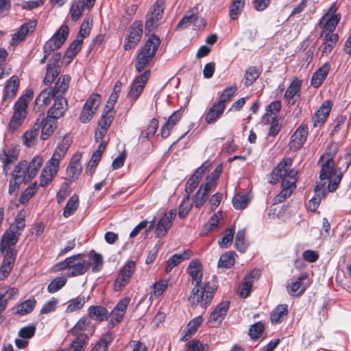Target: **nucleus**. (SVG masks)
Wrapping results in <instances>:
<instances>
[{"label": "nucleus", "instance_id": "nucleus-1", "mask_svg": "<svg viewBox=\"0 0 351 351\" xmlns=\"http://www.w3.org/2000/svg\"><path fill=\"white\" fill-rule=\"evenodd\" d=\"M292 162L290 158L282 160L270 174V184H275L282 180V191L274 197V204L284 202L296 188L298 171L291 169Z\"/></svg>", "mask_w": 351, "mask_h": 351}, {"label": "nucleus", "instance_id": "nucleus-2", "mask_svg": "<svg viewBox=\"0 0 351 351\" xmlns=\"http://www.w3.org/2000/svg\"><path fill=\"white\" fill-rule=\"evenodd\" d=\"M94 330L90 317H82L69 331L74 339L65 351H84Z\"/></svg>", "mask_w": 351, "mask_h": 351}, {"label": "nucleus", "instance_id": "nucleus-3", "mask_svg": "<svg viewBox=\"0 0 351 351\" xmlns=\"http://www.w3.org/2000/svg\"><path fill=\"white\" fill-rule=\"evenodd\" d=\"M217 287L210 285L209 282H203L197 287H193L188 301L192 308H195L198 304L206 308L212 302Z\"/></svg>", "mask_w": 351, "mask_h": 351}, {"label": "nucleus", "instance_id": "nucleus-4", "mask_svg": "<svg viewBox=\"0 0 351 351\" xmlns=\"http://www.w3.org/2000/svg\"><path fill=\"white\" fill-rule=\"evenodd\" d=\"M160 40L156 35L153 34L145 42L140 50L136 62V70L140 73L152 62L160 46Z\"/></svg>", "mask_w": 351, "mask_h": 351}, {"label": "nucleus", "instance_id": "nucleus-5", "mask_svg": "<svg viewBox=\"0 0 351 351\" xmlns=\"http://www.w3.org/2000/svg\"><path fill=\"white\" fill-rule=\"evenodd\" d=\"M34 93L28 90L26 93L21 96L14 106V114L9 123L10 130L14 131L21 125L27 117V108L32 99Z\"/></svg>", "mask_w": 351, "mask_h": 351}, {"label": "nucleus", "instance_id": "nucleus-6", "mask_svg": "<svg viewBox=\"0 0 351 351\" xmlns=\"http://www.w3.org/2000/svg\"><path fill=\"white\" fill-rule=\"evenodd\" d=\"M165 0H157L149 9L146 14L145 32L148 34L154 32L162 19Z\"/></svg>", "mask_w": 351, "mask_h": 351}, {"label": "nucleus", "instance_id": "nucleus-7", "mask_svg": "<svg viewBox=\"0 0 351 351\" xmlns=\"http://www.w3.org/2000/svg\"><path fill=\"white\" fill-rule=\"evenodd\" d=\"M149 77L150 71L147 70L145 71L143 73L138 75L132 81L127 95V97L129 99L132 105L135 103V101L143 93Z\"/></svg>", "mask_w": 351, "mask_h": 351}, {"label": "nucleus", "instance_id": "nucleus-8", "mask_svg": "<svg viewBox=\"0 0 351 351\" xmlns=\"http://www.w3.org/2000/svg\"><path fill=\"white\" fill-rule=\"evenodd\" d=\"M69 30L67 25H62L57 32L45 43L43 46V53L50 54L60 48L67 38Z\"/></svg>", "mask_w": 351, "mask_h": 351}, {"label": "nucleus", "instance_id": "nucleus-9", "mask_svg": "<svg viewBox=\"0 0 351 351\" xmlns=\"http://www.w3.org/2000/svg\"><path fill=\"white\" fill-rule=\"evenodd\" d=\"M135 270L136 265H124L120 269L118 275L114 281V290L115 291H120L127 285H128Z\"/></svg>", "mask_w": 351, "mask_h": 351}, {"label": "nucleus", "instance_id": "nucleus-10", "mask_svg": "<svg viewBox=\"0 0 351 351\" xmlns=\"http://www.w3.org/2000/svg\"><path fill=\"white\" fill-rule=\"evenodd\" d=\"M143 34V23L141 21L134 22L129 30V35L125 39L124 49L129 50L134 48L140 42Z\"/></svg>", "mask_w": 351, "mask_h": 351}, {"label": "nucleus", "instance_id": "nucleus-11", "mask_svg": "<svg viewBox=\"0 0 351 351\" xmlns=\"http://www.w3.org/2000/svg\"><path fill=\"white\" fill-rule=\"evenodd\" d=\"M310 284L309 274L306 271L302 272L298 277L296 281L289 285L288 292L291 295H300L305 291Z\"/></svg>", "mask_w": 351, "mask_h": 351}, {"label": "nucleus", "instance_id": "nucleus-12", "mask_svg": "<svg viewBox=\"0 0 351 351\" xmlns=\"http://www.w3.org/2000/svg\"><path fill=\"white\" fill-rule=\"evenodd\" d=\"M176 210H170L158 221L155 230L156 237L160 238L165 236L172 226V221L176 216Z\"/></svg>", "mask_w": 351, "mask_h": 351}, {"label": "nucleus", "instance_id": "nucleus-13", "mask_svg": "<svg viewBox=\"0 0 351 351\" xmlns=\"http://www.w3.org/2000/svg\"><path fill=\"white\" fill-rule=\"evenodd\" d=\"M230 308L229 301H223L213 311L209 317L208 322L210 326H215L220 324L225 318Z\"/></svg>", "mask_w": 351, "mask_h": 351}, {"label": "nucleus", "instance_id": "nucleus-14", "mask_svg": "<svg viewBox=\"0 0 351 351\" xmlns=\"http://www.w3.org/2000/svg\"><path fill=\"white\" fill-rule=\"evenodd\" d=\"M89 265H55V271L67 270L66 277H75L84 274L88 269Z\"/></svg>", "mask_w": 351, "mask_h": 351}, {"label": "nucleus", "instance_id": "nucleus-15", "mask_svg": "<svg viewBox=\"0 0 351 351\" xmlns=\"http://www.w3.org/2000/svg\"><path fill=\"white\" fill-rule=\"evenodd\" d=\"M332 105V102L329 100L323 102L313 118L314 127H320L325 122L330 112Z\"/></svg>", "mask_w": 351, "mask_h": 351}, {"label": "nucleus", "instance_id": "nucleus-16", "mask_svg": "<svg viewBox=\"0 0 351 351\" xmlns=\"http://www.w3.org/2000/svg\"><path fill=\"white\" fill-rule=\"evenodd\" d=\"M70 82L71 77L69 75H61L58 79L53 87L51 88V91L53 94V99H65L63 95L67 90Z\"/></svg>", "mask_w": 351, "mask_h": 351}, {"label": "nucleus", "instance_id": "nucleus-17", "mask_svg": "<svg viewBox=\"0 0 351 351\" xmlns=\"http://www.w3.org/2000/svg\"><path fill=\"white\" fill-rule=\"evenodd\" d=\"M88 316L90 320L92 319L99 322L108 319L110 313L105 306L101 305H91L88 308Z\"/></svg>", "mask_w": 351, "mask_h": 351}, {"label": "nucleus", "instance_id": "nucleus-18", "mask_svg": "<svg viewBox=\"0 0 351 351\" xmlns=\"http://www.w3.org/2000/svg\"><path fill=\"white\" fill-rule=\"evenodd\" d=\"M54 103L48 111V117L53 119L62 117L68 108L67 100L66 99H53Z\"/></svg>", "mask_w": 351, "mask_h": 351}, {"label": "nucleus", "instance_id": "nucleus-19", "mask_svg": "<svg viewBox=\"0 0 351 351\" xmlns=\"http://www.w3.org/2000/svg\"><path fill=\"white\" fill-rule=\"evenodd\" d=\"M308 127L300 125L291 136V147L298 150L300 149L306 141Z\"/></svg>", "mask_w": 351, "mask_h": 351}, {"label": "nucleus", "instance_id": "nucleus-20", "mask_svg": "<svg viewBox=\"0 0 351 351\" xmlns=\"http://www.w3.org/2000/svg\"><path fill=\"white\" fill-rule=\"evenodd\" d=\"M80 158L81 154H75L66 168V175L71 182L77 180L82 172V167L80 163Z\"/></svg>", "mask_w": 351, "mask_h": 351}, {"label": "nucleus", "instance_id": "nucleus-21", "mask_svg": "<svg viewBox=\"0 0 351 351\" xmlns=\"http://www.w3.org/2000/svg\"><path fill=\"white\" fill-rule=\"evenodd\" d=\"M225 109L226 108L223 105L215 102L208 109L205 114V121L208 124L215 123L220 119Z\"/></svg>", "mask_w": 351, "mask_h": 351}, {"label": "nucleus", "instance_id": "nucleus-22", "mask_svg": "<svg viewBox=\"0 0 351 351\" xmlns=\"http://www.w3.org/2000/svg\"><path fill=\"white\" fill-rule=\"evenodd\" d=\"M40 123L42 124V130L40 138L42 140L48 139L53 134L54 129L56 128V119H53L51 117H39Z\"/></svg>", "mask_w": 351, "mask_h": 351}, {"label": "nucleus", "instance_id": "nucleus-23", "mask_svg": "<svg viewBox=\"0 0 351 351\" xmlns=\"http://www.w3.org/2000/svg\"><path fill=\"white\" fill-rule=\"evenodd\" d=\"M19 237V234H16L12 230L8 229L3 234L1 239L0 246L1 253H4L5 250L10 249V247H14Z\"/></svg>", "mask_w": 351, "mask_h": 351}, {"label": "nucleus", "instance_id": "nucleus-24", "mask_svg": "<svg viewBox=\"0 0 351 351\" xmlns=\"http://www.w3.org/2000/svg\"><path fill=\"white\" fill-rule=\"evenodd\" d=\"M322 36L324 37V43L322 45V55H327L335 47L339 40V36L332 32H322Z\"/></svg>", "mask_w": 351, "mask_h": 351}, {"label": "nucleus", "instance_id": "nucleus-25", "mask_svg": "<svg viewBox=\"0 0 351 351\" xmlns=\"http://www.w3.org/2000/svg\"><path fill=\"white\" fill-rule=\"evenodd\" d=\"M42 124L40 123V118L33 125L31 130L26 131L23 136V143L28 147L34 144V141L39 134Z\"/></svg>", "mask_w": 351, "mask_h": 351}, {"label": "nucleus", "instance_id": "nucleus-26", "mask_svg": "<svg viewBox=\"0 0 351 351\" xmlns=\"http://www.w3.org/2000/svg\"><path fill=\"white\" fill-rule=\"evenodd\" d=\"M19 85V77L16 75L11 77L4 88L3 100L10 101L16 95Z\"/></svg>", "mask_w": 351, "mask_h": 351}, {"label": "nucleus", "instance_id": "nucleus-27", "mask_svg": "<svg viewBox=\"0 0 351 351\" xmlns=\"http://www.w3.org/2000/svg\"><path fill=\"white\" fill-rule=\"evenodd\" d=\"M36 26V21H32L23 24L20 29L16 32L12 36L13 44H17L25 39L29 32L34 31Z\"/></svg>", "mask_w": 351, "mask_h": 351}, {"label": "nucleus", "instance_id": "nucleus-28", "mask_svg": "<svg viewBox=\"0 0 351 351\" xmlns=\"http://www.w3.org/2000/svg\"><path fill=\"white\" fill-rule=\"evenodd\" d=\"M330 69V65L328 63L324 64L311 77V85L315 88H318L326 79Z\"/></svg>", "mask_w": 351, "mask_h": 351}, {"label": "nucleus", "instance_id": "nucleus-29", "mask_svg": "<svg viewBox=\"0 0 351 351\" xmlns=\"http://www.w3.org/2000/svg\"><path fill=\"white\" fill-rule=\"evenodd\" d=\"M187 272L192 278V284L197 287L203 282V267L202 265H189Z\"/></svg>", "mask_w": 351, "mask_h": 351}, {"label": "nucleus", "instance_id": "nucleus-30", "mask_svg": "<svg viewBox=\"0 0 351 351\" xmlns=\"http://www.w3.org/2000/svg\"><path fill=\"white\" fill-rule=\"evenodd\" d=\"M169 285V280L167 279H161L156 281L150 287V298H159L167 291Z\"/></svg>", "mask_w": 351, "mask_h": 351}, {"label": "nucleus", "instance_id": "nucleus-31", "mask_svg": "<svg viewBox=\"0 0 351 351\" xmlns=\"http://www.w3.org/2000/svg\"><path fill=\"white\" fill-rule=\"evenodd\" d=\"M58 171V169L53 168L46 163L40 176V186L45 187L48 185V184L50 183L56 176Z\"/></svg>", "mask_w": 351, "mask_h": 351}, {"label": "nucleus", "instance_id": "nucleus-32", "mask_svg": "<svg viewBox=\"0 0 351 351\" xmlns=\"http://www.w3.org/2000/svg\"><path fill=\"white\" fill-rule=\"evenodd\" d=\"M212 189L208 184H202L195 195L193 200L196 208L202 207L207 199L208 195Z\"/></svg>", "mask_w": 351, "mask_h": 351}, {"label": "nucleus", "instance_id": "nucleus-33", "mask_svg": "<svg viewBox=\"0 0 351 351\" xmlns=\"http://www.w3.org/2000/svg\"><path fill=\"white\" fill-rule=\"evenodd\" d=\"M288 314L287 304L278 305L271 313V322L277 324L281 323Z\"/></svg>", "mask_w": 351, "mask_h": 351}, {"label": "nucleus", "instance_id": "nucleus-34", "mask_svg": "<svg viewBox=\"0 0 351 351\" xmlns=\"http://www.w3.org/2000/svg\"><path fill=\"white\" fill-rule=\"evenodd\" d=\"M341 19V16H322L320 25L324 29V32H332Z\"/></svg>", "mask_w": 351, "mask_h": 351}, {"label": "nucleus", "instance_id": "nucleus-35", "mask_svg": "<svg viewBox=\"0 0 351 351\" xmlns=\"http://www.w3.org/2000/svg\"><path fill=\"white\" fill-rule=\"evenodd\" d=\"M14 180H19L23 181L24 184L27 183L29 180L27 175V161H21L16 167L12 173Z\"/></svg>", "mask_w": 351, "mask_h": 351}, {"label": "nucleus", "instance_id": "nucleus-36", "mask_svg": "<svg viewBox=\"0 0 351 351\" xmlns=\"http://www.w3.org/2000/svg\"><path fill=\"white\" fill-rule=\"evenodd\" d=\"M36 300L34 298L28 299L15 306V313L20 315H25L30 313L34 309Z\"/></svg>", "mask_w": 351, "mask_h": 351}, {"label": "nucleus", "instance_id": "nucleus-37", "mask_svg": "<svg viewBox=\"0 0 351 351\" xmlns=\"http://www.w3.org/2000/svg\"><path fill=\"white\" fill-rule=\"evenodd\" d=\"M43 159L40 156H36L27 165V175L29 180L33 179L38 173V169L42 166Z\"/></svg>", "mask_w": 351, "mask_h": 351}, {"label": "nucleus", "instance_id": "nucleus-38", "mask_svg": "<svg viewBox=\"0 0 351 351\" xmlns=\"http://www.w3.org/2000/svg\"><path fill=\"white\" fill-rule=\"evenodd\" d=\"M82 43V38H80V36H77L76 39L70 44L64 57V58H67L69 59V62H71L80 51Z\"/></svg>", "mask_w": 351, "mask_h": 351}, {"label": "nucleus", "instance_id": "nucleus-39", "mask_svg": "<svg viewBox=\"0 0 351 351\" xmlns=\"http://www.w3.org/2000/svg\"><path fill=\"white\" fill-rule=\"evenodd\" d=\"M79 206V197L76 194L73 195L67 202L64 208L63 216L66 218L73 215Z\"/></svg>", "mask_w": 351, "mask_h": 351}, {"label": "nucleus", "instance_id": "nucleus-40", "mask_svg": "<svg viewBox=\"0 0 351 351\" xmlns=\"http://www.w3.org/2000/svg\"><path fill=\"white\" fill-rule=\"evenodd\" d=\"M86 303V299L84 295H78L69 301V304L66 308V313H70L82 309Z\"/></svg>", "mask_w": 351, "mask_h": 351}, {"label": "nucleus", "instance_id": "nucleus-41", "mask_svg": "<svg viewBox=\"0 0 351 351\" xmlns=\"http://www.w3.org/2000/svg\"><path fill=\"white\" fill-rule=\"evenodd\" d=\"M66 276L57 277L52 280L47 285V291L49 293H54L60 290L66 283Z\"/></svg>", "mask_w": 351, "mask_h": 351}, {"label": "nucleus", "instance_id": "nucleus-42", "mask_svg": "<svg viewBox=\"0 0 351 351\" xmlns=\"http://www.w3.org/2000/svg\"><path fill=\"white\" fill-rule=\"evenodd\" d=\"M19 156V152L17 150L12 149L6 152L3 149L0 151V160L3 165H10L15 162Z\"/></svg>", "mask_w": 351, "mask_h": 351}, {"label": "nucleus", "instance_id": "nucleus-43", "mask_svg": "<svg viewBox=\"0 0 351 351\" xmlns=\"http://www.w3.org/2000/svg\"><path fill=\"white\" fill-rule=\"evenodd\" d=\"M51 99H53V94L51 88H45L36 97L35 103L36 105L46 106L50 104Z\"/></svg>", "mask_w": 351, "mask_h": 351}, {"label": "nucleus", "instance_id": "nucleus-44", "mask_svg": "<svg viewBox=\"0 0 351 351\" xmlns=\"http://www.w3.org/2000/svg\"><path fill=\"white\" fill-rule=\"evenodd\" d=\"M60 73V66H54L53 64H47L46 75L43 80L45 85L51 84Z\"/></svg>", "mask_w": 351, "mask_h": 351}, {"label": "nucleus", "instance_id": "nucleus-45", "mask_svg": "<svg viewBox=\"0 0 351 351\" xmlns=\"http://www.w3.org/2000/svg\"><path fill=\"white\" fill-rule=\"evenodd\" d=\"M301 89V82L295 79L288 86L285 91L284 97L286 100H290L300 92Z\"/></svg>", "mask_w": 351, "mask_h": 351}, {"label": "nucleus", "instance_id": "nucleus-46", "mask_svg": "<svg viewBox=\"0 0 351 351\" xmlns=\"http://www.w3.org/2000/svg\"><path fill=\"white\" fill-rule=\"evenodd\" d=\"M196 14H197V8L188 10L186 14L182 17V19L177 25L176 29H182L186 27L188 25H189V24H191L193 22V18Z\"/></svg>", "mask_w": 351, "mask_h": 351}, {"label": "nucleus", "instance_id": "nucleus-47", "mask_svg": "<svg viewBox=\"0 0 351 351\" xmlns=\"http://www.w3.org/2000/svg\"><path fill=\"white\" fill-rule=\"evenodd\" d=\"M335 162L332 158L328 159L322 165L319 178L321 180L329 178L334 169Z\"/></svg>", "mask_w": 351, "mask_h": 351}, {"label": "nucleus", "instance_id": "nucleus-48", "mask_svg": "<svg viewBox=\"0 0 351 351\" xmlns=\"http://www.w3.org/2000/svg\"><path fill=\"white\" fill-rule=\"evenodd\" d=\"M244 3L245 0H233L229 9V14L232 19L234 20L238 18L244 6Z\"/></svg>", "mask_w": 351, "mask_h": 351}, {"label": "nucleus", "instance_id": "nucleus-49", "mask_svg": "<svg viewBox=\"0 0 351 351\" xmlns=\"http://www.w3.org/2000/svg\"><path fill=\"white\" fill-rule=\"evenodd\" d=\"M193 204L190 202V195H187L182 199L178 211V216L180 219H184L192 208Z\"/></svg>", "mask_w": 351, "mask_h": 351}, {"label": "nucleus", "instance_id": "nucleus-50", "mask_svg": "<svg viewBox=\"0 0 351 351\" xmlns=\"http://www.w3.org/2000/svg\"><path fill=\"white\" fill-rule=\"evenodd\" d=\"M237 89V86L235 84L227 87L220 95L219 99L217 102L226 108V104L230 100Z\"/></svg>", "mask_w": 351, "mask_h": 351}, {"label": "nucleus", "instance_id": "nucleus-51", "mask_svg": "<svg viewBox=\"0 0 351 351\" xmlns=\"http://www.w3.org/2000/svg\"><path fill=\"white\" fill-rule=\"evenodd\" d=\"M37 189V183L34 182L22 193L19 198V202L21 204L27 203L29 200V199L34 195Z\"/></svg>", "mask_w": 351, "mask_h": 351}, {"label": "nucleus", "instance_id": "nucleus-52", "mask_svg": "<svg viewBox=\"0 0 351 351\" xmlns=\"http://www.w3.org/2000/svg\"><path fill=\"white\" fill-rule=\"evenodd\" d=\"M221 171V167H217L211 174L206 177V182L204 184H208L210 189H213L217 185V180L219 179Z\"/></svg>", "mask_w": 351, "mask_h": 351}, {"label": "nucleus", "instance_id": "nucleus-53", "mask_svg": "<svg viewBox=\"0 0 351 351\" xmlns=\"http://www.w3.org/2000/svg\"><path fill=\"white\" fill-rule=\"evenodd\" d=\"M341 180V175H338L335 176L332 181H330L327 188L325 187L324 183H319V184H324V186H322V197H325L328 192H333L335 191L337 188L338 187V185Z\"/></svg>", "mask_w": 351, "mask_h": 351}, {"label": "nucleus", "instance_id": "nucleus-54", "mask_svg": "<svg viewBox=\"0 0 351 351\" xmlns=\"http://www.w3.org/2000/svg\"><path fill=\"white\" fill-rule=\"evenodd\" d=\"M259 75L260 72L256 66L250 67L245 73V86H250L259 77Z\"/></svg>", "mask_w": 351, "mask_h": 351}, {"label": "nucleus", "instance_id": "nucleus-55", "mask_svg": "<svg viewBox=\"0 0 351 351\" xmlns=\"http://www.w3.org/2000/svg\"><path fill=\"white\" fill-rule=\"evenodd\" d=\"M114 118V114L110 110H106L105 114L102 115L101 119L98 123L99 128L108 130Z\"/></svg>", "mask_w": 351, "mask_h": 351}, {"label": "nucleus", "instance_id": "nucleus-56", "mask_svg": "<svg viewBox=\"0 0 351 351\" xmlns=\"http://www.w3.org/2000/svg\"><path fill=\"white\" fill-rule=\"evenodd\" d=\"M245 230H240L237 232L235 237V245L237 249L243 252L247 247V244L245 241Z\"/></svg>", "mask_w": 351, "mask_h": 351}, {"label": "nucleus", "instance_id": "nucleus-57", "mask_svg": "<svg viewBox=\"0 0 351 351\" xmlns=\"http://www.w3.org/2000/svg\"><path fill=\"white\" fill-rule=\"evenodd\" d=\"M19 294V291L15 287L8 288L7 286L0 287V300H6L12 298Z\"/></svg>", "mask_w": 351, "mask_h": 351}, {"label": "nucleus", "instance_id": "nucleus-58", "mask_svg": "<svg viewBox=\"0 0 351 351\" xmlns=\"http://www.w3.org/2000/svg\"><path fill=\"white\" fill-rule=\"evenodd\" d=\"M264 330V324L261 322H257L251 326L249 330L250 336L252 339H258L262 335Z\"/></svg>", "mask_w": 351, "mask_h": 351}, {"label": "nucleus", "instance_id": "nucleus-59", "mask_svg": "<svg viewBox=\"0 0 351 351\" xmlns=\"http://www.w3.org/2000/svg\"><path fill=\"white\" fill-rule=\"evenodd\" d=\"M249 203L246 195L237 194L232 199V204L235 209L245 208Z\"/></svg>", "mask_w": 351, "mask_h": 351}, {"label": "nucleus", "instance_id": "nucleus-60", "mask_svg": "<svg viewBox=\"0 0 351 351\" xmlns=\"http://www.w3.org/2000/svg\"><path fill=\"white\" fill-rule=\"evenodd\" d=\"M191 254L190 250H184L182 253L173 254L166 263H180L189 259Z\"/></svg>", "mask_w": 351, "mask_h": 351}, {"label": "nucleus", "instance_id": "nucleus-61", "mask_svg": "<svg viewBox=\"0 0 351 351\" xmlns=\"http://www.w3.org/2000/svg\"><path fill=\"white\" fill-rule=\"evenodd\" d=\"M252 289V285L250 284V282L243 280V282L238 287L237 294L241 298H246L250 295Z\"/></svg>", "mask_w": 351, "mask_h": 351}, {"label": "nucleus", "instance_id": "nucleus-62", "mask_svg": "<svg viewBox=\"0 0 351 351\" xmlns=\"http://www.w3.org/2000/svg\"><path fill=\"white\" fill-rule=\"evenodd\" d=\"M186 351H208V346L198 339H193L187 343Z\"/></svg>", "mask_w": 351, "mask_h": 351}, {"label": "nucleus", "instance_id": "nucleus-63", "mask_svg": "<svg viewBox=\"0 0 351 351\" xmlns=\"http://www.w3.org/2000/svg\"><path fill=\"white\" fill-rule=\"evenodd\" d=\"M203 319L201 316H197L192 319L188 324L187 330H186V335L188 337H191L193 334H195L201 325Z\"/></svg>", "mask_w": 351, "mask_h": 351}, {"label": "nucleus", "instance_id": "nucleus-64", "mask_svg": "<svg viewBox=\"0 0 351 351\" xmlns=\"http://www.w3.org/2000/svg\"><path fill=\"white\" fill-rule=\"evenodd\" d=\"M36 326L29 325L21 328L19 331V336L23 339H31L36 333Z\"/></svg>", "mask_w": 351, "mask_h": 351}]
</instances>
